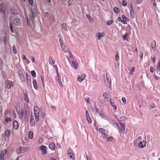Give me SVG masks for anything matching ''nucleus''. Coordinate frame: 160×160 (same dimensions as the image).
I'll return each mask as SVG.
<instances>
[{
	"label": "nucleus",
	"mask_w": 160,
	"mask_h": 160,
	"mask_svg": "<svg viewBox=\"0 0 160 160\" xmlns=\"http://www.w3.org/2000/svg\"><path fill=\"white\" fill-rule=\"evenodd\" d=\"M109 101L110 103V105H111L112 106L114 107L113 109L116 110L117 108V106L116 105H115L114 103L112 102V100L111 99H109Z\"/></svg>",
	"instance_id": "obj_23"
},
{
	"label": "nucleus",
	"mask_w": 160,
	"mask_h": 160,
	"mask_svg": "<svg viewBox=\"0 0 160 160\" xmlns=\"http://www.w3.org/2000/svg\"><path fill=\"white\" fill-rule=\"evenodd\" d=\"M17 113L19 114V118L20 119H22L24 114L25 118H28L29 115V110L27 109H25L24 110L22 109L21 111H19V112L18 111H17Z\"/></svg>",
	"instance_id": "obj_1"
},
{
	"label": "nucleus",
	"mask_w": 160,
	"mask_h": 160,
	"mask_svg": "<svg viewBox=\"0 0 160 160\" xmlns=\"http://www.w3.org/2000/svg\"><path fill=\"white\" fill-rule=\"evenodd\" d=\"M113 126L115 128H117L118 130L119 131V125L117 123L114 122L113 124Z\"/></svg>",
	"instance_id": "obj_33"
},
{
	"label": "nucleus",
	"mask_w": 160,
	"mask_h": 160,
	"mask_svg": "<svg viewBox=\"0 0 160 160\" xmlns=\"http://www.w3.org/2000/svg\"><path fill=\"white\" fill-rule=\"evenodd\" d=\"M91 108L92 109L93 112L95 114H96L97 111V108L95 107H91Z\"/></svg>",
	"instance_id": "obj_31"
},
{
	"label": "nucleus",
	"mask_w": 160,
	"mask_h": 160,
	"mask_svg": "<svg viewBox=\"0 0 160 160\" xmlns=\"http://www.w3.org/2000/svg\"><path fill=\"white\" fill-rule=\"evenodd\" d=\"M0 12L2 13H5V7L3 3L0 4Z\"/></svg>",
	"instance_id": "obj_16"
},
{
	"label": "nucleus",
	"mask_w": 160,
	"mask_h": 160,
	"mask_svg": "<svg viewBox=\"0 0 160 160\" xmlns=\"http://www.w3.org/2000/svg\"><path fill=\"white\" fill-rule=\"evenodd\" d=\"M49 148L52 150H53L55 148V144L53 142H51L49 146Z\"/></svg>",
	"instance_id": "obj_20"
},
{
	"label": "nucleus",
	"mask_w": 160,
	"mask_h": 160,
	"mask_svg": "<svg viewBox=\"0 0 160 160\" xmlns=\"http://www.w3.org/2000/svg\"><path fill=\"white\" fill-rule=\"evenodd\" d=\"M39 109L38 107L37 106H35L34 107V114H39Z\"/></svg>",
	"instance_id": "obj_22"
},
{
	"label": "nucleus",
	"mask_w": 160,
	"mask_h": 160,
	"mask_svg": "<svg viewBox=\"0 0 160 160\" xmlns=\"http://www.w3.org/2000/svg\"><path fill=\"white\" fill-rule=\"evenodd\" d=\"M26 19H27V23L28 24L29 22L30 21H31L32 22L33 21V18L31 17L30 16H29L28 18V17H27Z\"/></svg>",
	"instance_id": "obj_27"
},
{
	"label": "nucleus",
	"mask_w": 160,
	"mask_h": 160,
	"mask_svg": "<svg viewBox=\"0 0 160 160\" xmlns=\"http://www.w3.org/2000/svg\"><path fill=\"white\" fill-rule=\"evenodd\" d=\"M43 140L42 138H40L38 141V143L39 144H41L43 142Z\"/></svg>",
	"instance_id": "obj_53"
},
{
	"label": "nucleus",
	"mask_w": 160,
	"mask_h": 160,
	"mask_svg": "<svg viewBox=\"0 0 160 160\" xmlns=\"http://www.w3.org/2000/svg\"><path fill=\"white\" fill-rule=\"evenodd\" d=\"M18 75H19V76H21L23 75H22V74H23L21 70H19L18 72Z\"/></svg>",
	"instance_id": "obj_52"
},
{
	"label": "nucleus",
	"mask_w": 160,
	"mask_h": 160,
	"mask_svg": "<svg viewBox=\"0 0 160 160\" xmlns=\"http://www.w3.org/2000/svg\"><path fill=\"white\" fill-rule=\"evenodd\" d=\"M10 133L11 132L10 130H8L5 132V135L7 137H8L10 136Z\"/></svg>",
	"instance_id": "obj_28"
},
{
	"label": "nucleus",
	"mask_w": 160,
	"mask_h": 160,
	"mask_svg": "<svg viewBox=\"0 0 160 160\" xmlns=\"http://www.w3.org/2000/svg\"><path fill=\"white\" fill-rule=\"evenodd\" d=\"M13 127L15 129L17 130L18 128V123L17 121H14L13 123Z\"/></svg>",
	"instance_id": "obj_18"
},
{
	"label": "nucleus",
	"mask_w": 160,
	"mask_h": 160,
	"mask_svg": "<svg viewBox=\"0 0 160 160\" xmlns=\"http://www.w3.org/2000/svg\"><path fill=\"white\" fill-rule=\"evenodd\" d=\"M128 34L126 33L123 36V39L124 40H126L128 41Z\"/></svg>",
	"instance_id": "obj_37"
},
{
	"label": "nucleus",
	"mask_w": 160,
	"mask_h": 160,
	"mask_svg": "<svg viewBox=\"0 0 160 160\" xmlns=\"http://www.w3.org/2000/svg\"><path fill=\"white\" fill-rule=\"evenodd\" d=\"M88 20L89 21V22H91V23H92L93 22V19L92 17H90L88 19Z\"/></svg>",
	"instance_id": "obj_63"
},
{
	"label": "nucleus",
	"mask_w": 160,
	"mask_h": 160,
	"mask_svg": "<svg viewBox=\"0 0 160 160\" xmlns=\"http://www.w3.org/2000/svg\"><path fill=\"white\" fill-rule=\"evenodd\" d=\"M72 65L74 69H76L78 68V63L77 62H75L74 60H72Z\"/></svg>",
	"instance_id": "obj_17"
},
{
	"label": "nucleus",
	"mask_w": 160,
	"mask_h": 160,
	"mask_svg": "<svg viewBox=\"0 0 160 160\" xmlns=\"http://www.w3.org/2000/svg\"><path fill=\"white\" fill-rule=\"evenodd\" d=\"M122 102H123L124 103H125L126 102V99L125 98L123 97L122 98Z\"/></svg>",
	"instance_id": "obj_62"
},
{
	"label": "nucleus",
	"mask_w": 160,
	"mask_h": 160,
	"mask_svg": "<svg viewBox=\"0 0 160 160\" xmlns=\"http://www.w3.org/2000/svg\"><path fill=\"white\" fill-rule=\"evenodd\" d=\"M130 10L131 17L132 18H133L135 17L134 13L133 8L132 4L131 3L130 4Z\"/></svg>",
	"instance_id": "obj_7"
},
{
	"label": "nucleus",
	"mask_w": 160,
	"mask_h": 160,
	"mask_svg": "<svg viewBox=\"0 0 160 160\" xmlns=\"http://www.w3.org/2000/svg\"><path fill=\"white\" fill-rule=\"evenodd\" d=\"M32 83L34 88L36 90H38L39 89V87L37 83L35 80H34L32 81Z\"/></svg>",
	"instance_id": "obj_19"
},
{
	"label": "nucleus",
	"mask_w": 160,
	"mask_h": 160,
	"mask_svg": "<svg viewBox=\"0 0 160 160\" xmlns=\"http://www.w3.org/2000/svg\"><path fill=\"white\" fill-rule=\"evenodd\" d=\"M127 5V3L126 1L123 0L122 2V5L123 6H126Z\"/></svg>",
	"instance_id": "obj_50"
},
{
	"label": "nucleus",
	"mask_w": 160,
	"mask_h": 160,
	"mask_svg": "<svg viewBox=\"0 0 160 160\" xmlns=\"http://www.w3.org/2000/svg\"><path fill=\"white\" fill-rule=\"evenodd\" d=\"M7 152L6 149H4L1 152L0 155V160H4V156L5 155Z\"/></svg>",
	"instance_id": "obj_11"
},
{
	"label": "nucleus",
	"mask_w": 160,
	"mask_h": 160,
	"mask_svg": "<svg viewBox=\"0 0 160 160\" xmlns=\"http://www.w3.org/2000/svg\"><path fill=\"white\" fill-rule=\"evenodd\" d=\"M9 29H10V31H11L12 33H13L14 32V31L12 29V24L11 22L10 23L9 26Z\"/></svg>",
	"instance_id": "obj_41"
},
{
	"label": "nucleus",
	"mask_w": 160,
	"mask_h": 160,
	"mask_svg": "<svg viewBox=\"0 0 160 160\" xmlns=\"http://www.w3.org/2000/svg\"><path fill=\"white\" fill-rule=\"evenodd\" d=\"M142 137L141 136H138L134 141V142L137 143L138 141L141 140Z\"/></svg>",
	"instance_id": "obj_32"
},
{
	"label": "nucleus",
	"mask_w": 160,
	"mask_h": 160,
	"mask_svg": "<svg viewBox=\"0 0 160 160\" xmlns=\"http://www.w3.org/2000/svg\"><path fill=\"white\" fill-rule=\"evenodd\" d=\"M31 73L33 77H36V72L34 70H32L31 71Z\"/></svg>",
	"instance_id": "obj_39"
},
{
	"label": "nucleus",
	"mask_w": 160,
	"mask_h": 160,
	"mask_svg": "<svg viewBox=\"0 0 160 160\" xmlns=\"http://www.w3.org/2000/svg\"><path fill=\"white\" fill-rule=\"evenodd\" d=\"M115 59L117 62L119 60V53H117L116 54L115 57Z\"/></svg>",
	"instance_id": "obj_42"
},
{
	"label": "nucleus",
	"mask_w": 160,
	"mask_h": 160,
	"mask_svg": "<svg viewBox=\"0 0 160 160\" xmlns=\"http://www.w3.org/2000/svg\"><path fill=\"white\" fill-rule=\"evenodd\" d=\"M19 78L22 82H25V79L24 77L23 76V75L22 76H19Z\"/></svg>",
	"instance_id": "obj_45"
},
{
	"label": "nucleus",
	"mask_w": 160,
	"mask_h": 160,
	"mask_svg": "<svg viewBox=\"0 0 160 160\" xmlns=\"http://www.w3.org/2000/svg\"><path fill=\"white\" fill-rule=\"evenodd\" d=\"M11 121V119L9 118H7L5 119V121L7 122H10Z\"/></svg>",
	"instance_id": "obj_64"
},
{
	"label": "nucleus",
	"mask_w": 160,
	"mask_h": 160,
	"mask_svg": "<svg viewBox=\"0 0 160 160\" xmlns=\"http://www.w3.org/2000/svg\"><path fill=\"white\" fill-rule=\"evenodd\" d=\"M134 68L132 67V69L131 70L130 72V73L131 74H132L133 72H134Z\"/></svg>",
	"instance_id": "obj_56"
},
{
	"label": "nucleus",
	"mask_w": 160,
	"mask_h": 160,
	"mask_svg": "<svg viewBox=\"0 0 160 160\" xmlns=\"http://www.w3.org/2000/svg\"><path fill=\"white\" fill-rule=\"evenodd\" d=\"M101 136L103 138L105 139L108 137V135L107 134L104 133L101 135Z\"/></svg>",
	"instance_id": "obj_43"
},
{
	"label": "nucleus",
	"mask_w": 160,
	"mask_h": 160,
	"mask_svg": "<svg viewBox=\"0 0 160 160\" xmlns=\"http://www.w3.org/2000/svg\"><path fill=\"white\" fill-rule=\"evenodd\" d=\"M14 24L16 26H19L21 24V20L20 18H16L13 21Z\"/></svg>",
	"instance_id": "obj_4"
},
{
	"label": "nucleus",
	"mask_w": 160,
	"mask_h": 160,
	"mask_svg": "<svg viewBox=\"0 0 160 160\" xmlns=\"http://www.w3.org/2000/svg\"><path fill=\"white\" fill-rule=\"evenodd\" d=\"M96 36L97 38L98 39V40H99L100 39L101 37H102V36H101V33H98L96 34Z\"/></svg>",
	"instance_id": "obj_40"
},
{
	"label": "nucleus",
	"mask_w": 160,
	"mask_h": 160,
	"mask_svg": "<svg viewBox=\"0 0 160 160\" xmlns=\"http://www.w3.org/2000/svg\"><path fill=\"white\" fill-rule=\"evenodd\" d=\"M67 52H68L69 55V57L70 58H72L73 57V55L72 54L71 52L70 51L68 50Z\"/></svg>",
	"instance_id": "obj_48"
},
{
	"label": "nucleus",
	"mask_w": 160,
	"mask_h": 160,
	"mask_svg": "<svg viewBox=\"0 0 160 160\" xmlns=\"http://www.w3.org/2000/svg\"><path fill=\"white\" fill-rule=\"evenodd\" d=\"M31 12L32 16L33 18L36 17L37 16V13L36 12V10L34 6H31Z\"/></svg>",
	"instance_id": "obj_5"
},
{
	"label": "nucleus",
	"mask_w": 160,
	"mask_h": 160,
	"mask_svg": "<svg viewBox=\"0 0 160 160\" xmlns=\"http://www.w3.org/2000/svg\"><path fill=\"white\" fill-rule=\"evenodd\" d=\"M85 74L78 75L77 78L78 81L80 82H81L84 79L85 77Z\"/></svg>",
	"instance_id": "obj_12"
},
{
	"label": "nucleus",
	"mask_w": 160,
	"mask_h": 160,
	"mask_svg": "<svg viewBox=\"0 0 160 160\" xmlns=\"http://www.w3.org/2000/svg\"><path fill=\"white\" fill-rule=\"evenodd\" d=\"M61 36L60 35H59V42L60 44V46L61 47V48H62V50L63 52H67V50L65 49V48H66V47L65 45H63L62 43L63 41L62 40H61L60 37Z\"/></svg>",
	"instance_id": "obj_8"
},
{
	"label": "nucleus",
	"mask_w": 160,
	"mask_h": 160,
	"mask_svg": "<svg viewBox=\"0 0 160 160\" xmlns=\"http://www.w3.org/2000/svg\"><path fill=\"white\" fill-rule=\"evenodd\" d=\"M29 148L26 147H19L17 149V153L18 154H20L24 153L26 151H28Z\"/></svg>",
	"instance_id": "obj_2"
},
{
	"label": "nucleus",
	"mask_w": 160,
	"mask_h": 160,
	"mask_svg": "<svg viewBox=\"0 0 160 160\" xmlns=\"http://www.w3.org/2000/svg\"><path fill=\"white\" fill-rule=\"evenodd\" d=\"M151 44L152 48H153L156 47V43L155 41H152L151 42Z\"/></svg>",
	"instance_id": "obj_38"
},
{
	"label": "nucleus",
	"mask_w": 160,
	"mask_h": 160,
	"mask_svg": "<svg viewBox=\"0 0 160 160\" xmlns=\"http://www.w3.org/2000/svg\"><path fill=\"white\" fill-rule=\"evenodd\" d=\"M157 73L158 74H160V60L159 61L157 66Z\"/></svg>",
	"instance_id": "obj_24"
},
{
	"label": "nucleus",
	"mask_w": 160,
	"mask_h": 160,
	"mask_svg": "<svg viewBox=\"0 0 160 160\" xmlns=\"http://www.w3.org/2000/svg\"><path fill=\"white\" fill-rule=\"evenodd\" d=\"M30 124L31 127H33L35 126V122L32 115L30 117Z\"/></svg>",
	"instance_id": "obj_9"
},
{
	"label": "nucleus",
	"mask_w": 160,
	"mask_h": 160,
	"mask_svg": "<svg viewBox=\"0 0 160 160\" xmlns=\"http://www.w3.org/2000/svg\"><path fill=\"white\" fill-rule=\"evenodd\" d=\"M6 87L8 89L11 88L12 86H13V82L12 81L7 80L6 82Z\"/></svg>",
	"instance_id": "obj_10"
},
{
	"label": "nucleus",
	"mask_w": 160,
	"mask_h": 160,
	"mask_svg": "<svg viewBox=\"0 0 160 160\" xmlns=\"http://www.w3.org/2000/svg\"><path fill=\"white\" fill-rule=\"evenodd\" d=\"M48 61H49V63L51 65H52L54 64V63L55 62V61H54L53 60L52 57H50L49 58Z\"/></svg>",
	"instance_id": "obj_25"
},
{
	"label": "nucleus",
	"mask_w": 160,
	"mask_h": 160,
	"mask_svg": "<svg viewBox=\"0 0 160 160\" xmlns=\"http://www.w3.org/2000/svg\"><path fill=\"white\" fill-rule=\"evenodd\" d=\"M28 3L31 6H34L33 5V0H28Z\"/></svg>",
	"instance_id": "obj_46"
},
{
	"label": "nucleus",
	"mask_w": 160,
	"mask_h": 160,
	"mask_svg": "<svg viewBox=\"0 0 160 160\" xmlns=\"http://www.w3.org/2000/svg\"><path fill=\"white\" fill-rule=\"evenodd\" d=\"M35 118L36 121H38L39 120V114H34Z\"/></svg>",
	"instance_id": "obj_35"
},
{
	"label": "nucleus",
	"mask_w": 160,
	"mask_h": 160,
	"mask_svg": "<svg viewBox=\"0 0 160 160\" xmlns=\"http://www.w3.org/2000/svg\"><path fill=\"white\" fill-rule=\"evenodd\" d=\"M7 41V37L6 36H5V38L4 39V44L5 45H6Z\"/></svg>",
	"instance_id": "obj_54"
},
{
	"label": "nucleus",
	"mask_w": 160,
	"mask_h": 160,
	"mask_svg": "<svg viewBox=\"0 0 160 160\" xmlns=\"http://www.w3.org/2000/svg\"><path fill=\"white\" fill-rule=\"evenodd\" d=\"M87 120L89 123H91L92 120L90 117H86Z\"/></svg>",
	"instance_id": "obj_49"
},
{
	"label": "nucleus",
	"mask_w": 160,
	"mask_h": 160,
	"mask_svg": "<svg viewBox=\"0 0 160 160\" xmlns=\"http://www.w3.org/2000/svg\"><path fill=\"white\" fill-rule=\"evenodd\" d=\"M156 59V58L155 57H154L152 58V61L154 63H155Z\"/></svg>",
	"instance_id": "obj_55"
},
{
	"label": "nucleus",
	"mask_w": 160,
	"mask_h": 160,
	"mask_svg": "<svg viewBox=\"0 0 160 160\" xmlns=\"http://www.w3.org/2000/svg\"><path fill=\"white\" fill-rule=\"evenodd\" d=\"M85 116H86V118L87 117H90L89 113L87 110H86L85 112Z\"/></svg>",
	"instance_id": "obj_60"
},
{
	"label": "nucleus",
	"mask_w": 160,
	"mask_h": 160,
	"mask_svg": "<svg viewBox=\"0 0 160 160\" xmlns=\"http://www.w3.org/2000/svg\"><path fill=\"white\" fill-rule=\"evenodd\" d=\"M53 67H54V68H55V69L56 70L57 74L58 75V74H59V73L58 72V68L56 66H53Z\"/></svg>",
	"instance_id": "obj_58"
},
{
	"label": "nucleus",
	"mask_w": 160,
	"mask_h": 160,
	"mask_svg": "<svg viewBox=\"0 0 160 160\" xmlns=\"http://www.w3.org/2000/svg\"><path fill=\"white\" fill-rule=\"evenodd\" d=\"M114 12L116 13H118L119 12V9L116 7H115L113 9Z\"/></svg>",
	"instance_id": "obj_34"
},
{
	"label": "nucleus",
	"mask_w": 160,
	"mask_h": 160,
	"mask_svg": "<svg viewBox=\"0 0 160 160\" xmlns=\"http://www.w3.org/2000/svg\"><path fill=\"white\" fill-rule=\"evenodd\" d=\"M104 82L105 84L106 85H108L109 84L110 85L111 84L110 78L107 73H106L105 76L104 77Z\"/></svg>",
	"instance_id": "obj_3"
},
{
	"label": "nucleus",
	"mask_w": 160,
	"mask_h": 160,
	"mask_svg": "<svg viewBox=\"0 0 160 160\" xmlns=\"http://www.w3.org/2000/svg\"><path fill=\"white\" fill-rule=\"evenodd\" d=\"M113 22V21L112 20H108L107 22V24L108 25H109L112 24Z\"/></svg>",
	"instance_id": "obj_44"
},
{
	"label": "nucleus",
	"mask_w": 160,
	"mask_h": 160,
	"mask_svg": "<svg viewBox=\"0 0 160 160\" xmlns=\"http://www.w3.org/2000/svg\"><path fill=\"white\" fill-rule=\"evenodd\" d=\"M26 74H27V76H26L27 80L28 83V85L30 84V85H31V81L30 80V77L28 75V74L27 72L26 73Z\"/></svg>",
	"instance_id": "obj_21"
},
{
	"label": "nucleus",
	"mask_w": 160,
	"mask_h": 160,
	"mask_svg": "<svg viewBox=\"0 0 160 160\" xmlns=\"http://www.w3.org/2000/svg\"><path fill=\"white\" fill-rule=\"evenodd\" d=\"M10 12L11 13L13 14V15H16L17 14V13L16 12L15 10L14 9H11L10 10Z\"/></svg>",
	"instance_id": "obj_29"
},
{
	"label": "nucleus",
	"mask_w": 160,
	"mask_h": 160,
	"mask_svg": "<svg viewBox=\"0 0 160 160\" xmlns=\"http://www.w3.org/2000/svg\"><path fill=\"white\" fill-rule=\"evenodd\" d=\"M12 50H13V52L14 54L16 53L17 51H16V48H15L14 46H13V48H12Z\"/></svg>",
	"instance_id": "obj_51"
},
{
	"label": "nucleus",
	"mask_w": 160,
	"mask_h": 160,
	"mask_svg": "<svg viewBox=\"0 0 160 160\" xmlns=\"http://www.w3.org/2000/svg\"><path fill=\"white\" fill-rule=\"evenodd\" d=\"M62 28L65 31H67V27H66V24L65 23H63L62 24Z\"/></svg>",
	"instance_id": "obj_36"
},
{
	"label": "nucleus",
	"mask_w": 160,
	"mask_h": 160,
	"mask_svg": "<svg viewBox=\"0 0 160 160\" xmlns=\"http://www.w3.org/2000/svg\"><path fill=\"white\" fill-rule=\"evenodd\" d=\"M146 142L144 141L140 142L138 143V146L141 148H144L146 146Z\"/></svg>",
	"instance_id": "obj_13"
},
{
	"label": "nucleus",
	"mask_w": 160,
	"mask_h": 160,
	"mask_svg": "<svg viewBox=\"0 0 160 160\" xmlns=\"http://www.w3.org/2000/svg\"><path fill=\"white\" fill-rule=\"evenodd\" d=\"M152 2L153 3V6H156L157 5L156 3L155 2V0H151Z\"/></svg>",
	"instance_id": "obj_61"
},
{
	"label": "nucleus",
	"mask_w": 160,
	"mask_h": 160,
	"mask_svg": "<svg viewBox=\"0 0 160 160\" xmlns=\"http://www.w3.org/2000/svg\"><path fill=\"white\" fill-rule=\"evenodd\" d=\"M98 131L100 133L102 134L105 133V129H104L103 128H99L98 129Z\"/></svg>",
	"instance_id": "obj_30"
},
{
	"label": "nucleus",
	"mask_w": 160,
	"mask_h": 160,
	"mask_svg": "<svg viewBox=\"0 0 160 160\" xmlns=\"http://www.w3.org/2000/svg\"><path fill=\"white\" fill-rule=\"evenodd\" d=\"M41 78L42 83V86L44 87V77L42 76H41Z\"/></svg>",
	"instance_id": "obj_47"
},
{
	"label": "nucleus",
	"mask_w": 160,
	"mask_h": 160,
	"mask_svg": "<svg viewBox=\"0 0 160 160\" xmlns=\"http://www.w3.org/2000/svg\"><path fill=\"white\" fill-rule=\"evenodd\" d=\"M28 137L29 139H32L33 137V133L32 132H29L28 134Z\"/></svg>",
	"instance_id": "obj_26"
},
{
	"label": "nucleus",
	"mask_w": 160,
	"mask_h": 160,
	"mask_svg": "<svg viewBox=\"0 0 160 160\" xmlns=\"http://www.w3.org/2000/svg\"><path fill=\"white\" fill-rule=\"evenodd\" d=\"M68 154L70 158L73 159L74 158V155L73 152L71 150H69L68 152Z\"/></svg>",
	"instance_id": "obj_14"
},
{
	"label": "nucleus",
	"mask_w": 160,
	"mask_h": 160,
	"mask_svg": "<svg viewBox=\"0 0 160 160\" xmlns=\"http://www.w3.org/2000/svg\"><path fill=\"white\" fill-rule=\"evenodd\" d=\"M40 148L42 150V153L43 155H45L47 153V148L46 147L43 145H42L40 146Z\"/></svg>",
	"instance_id": "obj_6"
},
{
	"label": "nucleus",
	"mask_w": 160,
	"mask_h": 160,
	"mask_svg": "<svg viewBox=\"0 0 160 160\" xmlns=\"http://www.w3.org/2000/svg\"><path fill=\"white\" fill-rule=\"evenodd\" d=\"M127 20L125 19L122 20L121 21V22H122V23L123 24H127Z\"/></svg>",
	"instance_id": "obj_59"
},
{
	"label": "nucleus",
	"mask_w": 160,
	"mask_h": 160,
	"mask_svg": "<svg viewBox=\"0 0 160 160\" xmlns=\"http://www.w3.org/2000/svg\"><path fill=\"white\" fill-rule=\"evenodd\" d=\"M57 79H58L57 80H58V82L61 81V77L60 76L59 74H58V75H57Z\"/></svg>",
	"instance_id": "obj_57"
},
{
	"label": "nucleus",
	"mask_w": 160,
	"mask_h": 160,
	"mask_svg": "<svg viewBox=\"0 0 160 160\" xmlns=\"http://www.w3.org/2000/svg\"><path fill=\"white\" fill-rule=\"evenodd\" d=\"M121 125V128L120 132H121L123 133L124 132L125 129V124L123 123H122L120 122H119Z\"/></svg>",
	"instance_id": "obj_15"
}]
</instances>
